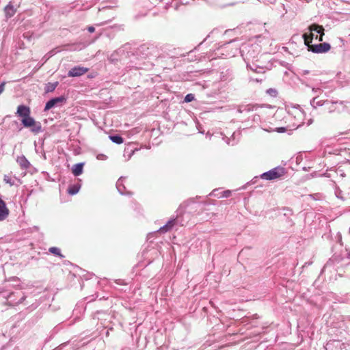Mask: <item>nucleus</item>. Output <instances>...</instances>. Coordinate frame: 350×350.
<instances>
[{
  "mask_svg": "<svg viewBox=\"0 0 350 350\" xmlns=\"http://www.w3.org/2000/svg\"><path fill=\"white\" fill-rule=\"evenodd\" d=\"M303 38L304 44L308 46V50L314 53H324L331 49V45L329 43L323 42L317 44H312L313 40V33H304Z\"/></svg>",
  "mask_w": 350,
  "mask_h": 350,
  "instance_id": "f257e3e1",
  "label": "nucleus"
},
{
  "mask_svg": "<svg viewBox=\"0 0 350 350\" xmlns=\"http://www.w3.org/2000/svg\"><path fill=\"white\" fill-rule=\"evenodd\" d=\"M284 170L282 167H275L261 175V178L265 180H274L282 176Z\"/></svg>",
  "mask_w": 350,
  "mask_h": 350,
  "instance_id": "f03ea898",
  "label": "nucleus"
},
{
  "mask_svg": "<svg viewBox=\"0 0 350 350\" xmlns=\"http://www.w3.org/2000/svg\"><path fill=\"white\" fill-rule=\"evenodd\" d=\"M308 29L310 31V33H313V31L318 33V36H317L315 38L319 42H322L323 40V36L325 35V33L323 26L314 23L308 27Z\"/></svg>",
  "mask_w": 350,
  "mask_h": 350,
  "instance_id": "7ed1b4c3",
  "label": "nucleus"
},
{
  "mask_svg": "<svg viewBox=\"0 0 350 350\" xmlns=\"http://www.w3.org/2000/svg\"><path fill=\"white\" fill-rule=\"evenodd\" d=\"M88 70L89 68L85 67L75 66L68 71V76L70 77H79L88 72Z\"/></svg>",
  "mask_w": 350,
  "mask_h": 350,
  "instance_id": "20e7f679",
  "label": "nucleus"
},
{
  "mask_svg": "<svg viewBox=\"0 0 350 350\" xmlns=\"http://www.w3.org/2000/svg\"><path fill=\"white\" fill-rule=\"evenodd\" d=\"M66 98L64 96H59L49 100L45 105L44 111H48L57 105L59 103H63L66 102Z\"/></svg>",
  "mask_w": 350,
  "mask_h": 350,
  "instance_id": "39448f33",
  "label": "nucleus"
},
{
  "mask_svg": "<svg viewBox=\"0 0 350 350\" xmlns=\"http://www.w3.org/2000/svg\"><path fill=\"white\" fill-rule=\"evenodd\" d=\"M30 109L25 105H19L17 108V114L22 118H25L30 115Z\"/></svg>",
  "mask_w": 350,
  "mask_h": 350,
  "instance_id": "423d86ee",
  "label": "nucleus"
},
{
  "mask_svg": "<svg viewBox=\"0 0 350 350\" xmlns=\"http://www.w3.org/2000/svg\"><path fill=\"white\" fill-rule=\"evenodd\" d=\"M9 214V210L5 206V203L0 198V221L5 219Z\"/></svg>",
  "mask_w": 350,
  "mask_h": 350,
  "instance_id": "0eeeda50",
  "label": "nucleus"
},
{
  "mask_svg": "<svg viewBox=\"0 0 350 350\" xmlns=\"http://www.w3.org/2000/svg\"><path fill=\"white\" fill-rule=\"evenodd\" d=\"M176 224V219L170 220L165 226L160 228L159 232L165 233L172 230Z\"/></svg>",
  "mask_w": 350,
  "mask_h": 350,
  "instance_id": "6e6552de",
  "label": "nucleus"
},
{
  "mask_svg": "<svg viewBox=\"0 0 350 350\" xmlns=\"http://www.w3.org/2000/svg\"><path fill=\"white\" fill-rule=\"evenodd\" d=\"M83 163H82L74 165L72 167V174L75 176L81 175L83 172Z\"/></svg>",
  "mask_w": 350,
  "mask_h": 350,
  "instance_id": "1a4fd4ad",
  "label": "nucleus"
},
{
  "mask_svg": "<svg viewBox=\"0 0 350 350\" xmlns=\"http://www.w3.org/2000/svg\"><path fill=\"white\" fill-rule=\"evenodd\" d=\"M17 162L23 169H27L30 165L29 162L25 156L18 157L17 159Z\"/></svg>",
  "mask_w": 350,
  "mask_h": 350,
  "instance_id": "9d476101",
  "label": "nucleus"
},
{
  "mask_svg": "<svg viewBox=\"0 0 350 350\" xmlns=\"http://www.w3.org/2000/svg\"><path fill=\"white\" fill-rule=\"evenodd\" d=\"M22 123L25 127H31L33 126L36 124V122L30 117V115L27 117H25V118H22Z\"/></svg>",
  "mask_w": 350,
  "mask_h": 350,
  "instance_id": "9b49d317",
  "label": "nucleus"
},
{
  "mask_svg": "<svg viewBox=\"0 0 350 350\" xmlns=\"http://www.w3.org/2000/svg\"><path fill=\"white\" fill-rule=\"evenodd\" d=\"M16 9L11 4L9 3L5 8V12L8 17H12L16 13Z\"/></svg>",
  "mask_w": 350,
  "mask_h": 350,
  "instance_id": "f8f14e48",
  "label": "nucleus"
},
{
  "mask_svg": "<svg viewBox=\"0 0 350 350\" xmlns=\"http://www.w3.org/2000/svg\"><path fill=\"white\" fill-rule=\"evenodd\" d=\"M58 85V82L55 83H48L45 86V92H52L55 90Z\"/></svg>",
  "mask_w": 350,
  "mask_h": 350,
  "instance_id": "ddd939ff",
  "label": "nucleus"
},
{
  "mask_svg": "<svg viewBox=\"0 0 350 350\" xmlns=\"http://www.w3.org/2000/svg\"><path fill=\"white\" fill-rule=\"evenodd\" d=\"M109 139L114 143L117 144H121L123 143V138L120 135H111L109 136Z\"/></svg>",
  "mask_w": 350,
  "mask_h": 350,
  "instance_id": "4468645a",
  "label": "nucleus"
},
{
  "mask_svg": "<svg viewBox=\"0 0 350 350\" xmlns=\"http://www.w3.org/2000/svg\"><path fill=\"white\" fill-rule=\"evenodd\" d=\"M79 190V187L78 186L72 185V186L69 187L68 191L69 194L75 195L78 193Z\"/></svg>",
  "mask_w": 350,
  "mask_h": 350,
  "instance_id": "2eb2a0df",
  "label": "nucleus"
},
{
  "mask_svg": "<svg viewBox=\"0 0 350 350\" xmlns=\"http://www.w3.org/2000/svg\"><path fill=\"white\" fill-rule=\"evenodd\" d=\"M49 252L55 255L62 256V255L60 254V250L57 247H52L49 248Z\"/></svg>",
  "mask_w": 350,
  "mask_h": 350,
  "instance_id": "dca6fc26",
  "label": "nucleus"
},
{
  "mask_svg": "<svg viewBox=\"0 0 350 350\" xmlns=\"http://www.w3.org/2000/svg\"><path fill=\"white\" fill-rule=\"evenodd\" d=\"M194 100V95L192 94H188L187 95H186V96L185 97V101L186 103H189V102H191Z\"/></svg>",
  "mask_w": 350,
  "mask_h": 350,
  "instance_id": "f3484780",
  "label": "nucleus"
},
{
  "mask_svg": "<svg viewBox=\"0 0 350 350\" xmlns=\"http://www.w3.org/2000/svg\"><path fill=\"white\" fill-rule=\"evenodd\" d=\"M231 193H232L231 191L226 190L223 192L222 196L224 198H228L231 196Z\"/></svg>",
  "mask_w": 350,
  "mask_h": 350,
  "instance_id": "a211bd4d",
  "label": "nucleus"
},
{
  "mask_svg": "<svg viewBox=\"0 0 350 350\" xmlns=\"http://www.w3.org/2000/svg\"><path fill=\"white\" fill-rule=\"evenodd\" d=\"M5 85V82H3L0 85V94L4 91Z\"/></svg>",
  "mask_w": 350,
  "mask_h": 350,
  "instance_id": "6ab92c4d",
  "label": "nucleus"
},
{
  "mask_svg": "<svg viewBox=\"0 0 350 350\" xmlns=\"http://www.w3.org/2000/svg\"><path fill=\"white\" fill-rule=\"evenodd\" d=\"M88 31L90 32V33H93L95 31V28L94 27H92V26L89 27L88 28Z\"/></svg>",
  "mask_w": 350,
  "mask_h": 350,
  "instance_id": "aec40b11",
  "label": "nucleus"
},
{
  "mask_svg": "<svg viewBox=\"0 0 350 350\" xmlns=\"http://www.w3.org/2000/svg\"><path fill=\"white\" fill-rule=\"evenodd\" d=\"M272 91H273L272 89H270L268 92L270 93H272Z\"/></svg>",
  "mask_w": 350,
  "mask_h": 350,
  "instance_id": "412c9836",
  "label": "nucleus"
},
{
  "mask_svg": "<svg viewBox=\"0 0 350 350\" xmlns=\"http://www.w3.org/2000/svg\"><path fill=\"white\" fill-rule=\"evenodd\" d=\"M272 91H273L272 89H270L268 92L270 93H272Z\"/></svg>",
  "mask_w": 350,
  "mask_h": 350,
  "instance_id": "4be33fe9",
  "label": "nucleus"
}]
</instances>
